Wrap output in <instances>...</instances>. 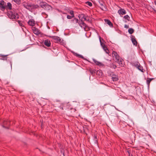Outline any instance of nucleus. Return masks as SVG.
<instances>
[{"instance_id": "2f4dec72", "label": "nucleus", "mask_w": 156, "mask_h": 156, "mask_svg": "<svg viewBox=\"0 0 156 156\" xmlns=\"http://www.w3.org/2000/svg\"><path fill=\"white\" fill-rule=\"evenodd\" d=\"M8 123L9 122H7L5 121H4L3 122V125L2 126L3 127H4L6 125H8Z\"/></svg>"}, {"instance_id": "4c0bfd02", "label": "nucleus", "mask_w": 156, "mask_h": 156, "mask_svg": "<svg viewBox=\"0 0 156 156\" xmlns=\"http://www.w3.org/2000/svg\"><path fill=\"white\" fill-rule=\"evenodd\" d=\"M84 20H86V19L85 18H84Z\"/></svg>"}, {"instance_id": "c756f323", "label": "nucleus", "mask_w": 156, "mask_h": 156, "mask_svg": "<svg viewBox=\"0 0 156 156\" xmlns=\"http://www.w3.org/2000/svg\"><path fill=\"white\" fill-rule=\"evenodd\" d=\"M69 13L70 15H71V16H72L73 17H74V12L73 11H71L69 12Z\"/></svg>"}, {"instance_id": "5701e85b", "label": "nucleus", "mask_w": 156, "mask_h": 156, "mask_svg": "<svg viewBox=\"0 0 156 156\" xmlns=\"http://www.w3.org/2000/svg\"><path fill=\"white\" fill-rule=\"evenodd\" d=\"M72 21L74 23H79V22H78V19L76 18H74L72 20Z\"/></svg>"}, {"instance_id": "6ab92c4d", "label": "nucleus", "mask_w": 156, "mask_h": 156, "mask_svg": "<svg viewBox=\"0 0 156 156\" xmlns=\"http://www.w3.org/2000/svg\"><path fill=\"white\" fill-rule=\"evenodd\" d=\"M47 4V3L45 2H41L40 3V5L41 7L44 9Z\"/></svg>"}, {"instance_id": "f3484780", "label": "nucleus", "mask_w": 156, "mask_h": 156, "mask_svg": "<svg viewBox=\"0 0 156 156\" xmlns=\"http://www.w3.org/2000/svg\"><path fill=\"white\" fill-rule=\"evenodd\" d=\"M105 21L110 27H112V26H113L112 24V23L109 20L105 19Z\"/></svg>"}, {"instance_id": "c9c22d12", "label": "nucleus", "mask_w": 156, "mask_h": 156, "mask_svg": "<svg viewBox=\"0 0 156 156\" xmlns=\"http://www.w3.org/2000/svg\"><path fill=\"white\" fill-rule=\"evenodd\" d=\"M79 56L80 57H81L82 58H83V56L81 55H79Z\"/></svg>"}, {"instance_id": "4be33fe9", "label": "nucleus", "mask_w": 156, "mask_h": 156, "mask_svg": "<svg viewBox=\"0 0 156 156\" xmlns=\"http://www.w3.org/2000/svg\"><path fill=\"white\" fill-rule=\"evenodd\" d=\"M128 31L129 34H132L134 32V30L133 28H130L129 29Z\"/></svg>"}, {"instance_id": "412c9836", "label": "nucleus", "mask_w": 156, "mask_h": 156, "mask_svg": "<svg viewBox=\"0 0 156 156\" xmlns=\"http://www.w3.org/2000/svg\"><path fill=\"white\" fill-rule=\"evenodd\" d=\"M131 40L133 44L136 45L137 44V42L135 39V38H132Z\"/></svg>"}, {"instance_id": "9d476101", "label": "nucleus", "mask_w": 156, "mask_h": 156, "mask_svg": "<svg viewBox=\"0 0 156 156\" xmlns=\"http://www.w3.org/2000/svg\"><path fill=\"white\" fill-rule=\"evenodd\" d=\"M32 30L33 33L36 35H38L40 33V32L39 30L36 27H33L32 28Z\"/></svg>"}, {"instance_id": "393cba45", "label": "nucleus", "mask_w": 156, "mask_h": 156, "mask_svg": "<svg viewBox=\"0 0 156 156\" xmlns=\"http://www.w3.org/2000/svg\"><path fill=\"white\" fill-rule=\"evenodd\" d=\"M7 8L9 9H11L12 8V5L10 3H7Z\"/></svg>"}, {"instance_id": "2eb2a0df", "label": "nucleus", "mask_w": 156, "mask_h": 156, "mask_svg": "<svg viewBox=\"0 0 156 156\" xmlns=\"http://www.w3.org/2000/svg\"><path fill=\"white\" fill-rule=\"evenodd\" d=\"M51 9L52 7L51 6L47 4L44 9L47 11H48Z\"/></svg>"}, {"instance_id": "bb28decb", "label": "nucleus", "mask_w": 156, "mask_h": 156, "mask_svg": "<svg viewBox=\"0 0 156 156\" xmlns=\"http://www.w3.org/2000/svg\"><path fill=\"white\" fill-rule=\"evenodd\" d=\"M86 4L90 6H91L92 5V3L89 2H87Z\"/></svg>"}, {"instance_id": "9b49d317", "label": "nucleus", "mask_w": 156, "mask_h": 156, "mask_svg": "<svg viewBox=\"0 0 156 156\" xmlns=\"http://www.w3.org/2000/svg\"><path fill=\"white\" fill-rule=\"evenodd\" d=\"M118 12L120 15H123L126 13V11L123 9H120L118 11Z\"/></svg>"}, {"instance_id": "a878e982", "label": "nucleus", "mask_w": 156, "mask_h": 156, "mask_svg": "<svg viewBox=\"0 0 156 156\" xmlns=\"http://www.w3.org/2000/svg\"><path fill=\"white\" fill-rule=\"evenodd\" d=\"M16 3L19 4L21 3V0H12Z\"/></svg>"}, {"instance_id": "0eeeda50", "label": "nucleus", "mask_w": 156, "mask_h": 156, "mask_svg": "<svg viewBox=\"0 0 156 156\" xmlns=\"http://www.w3.org/2000/svg\"><path fill=\"white\" fill-rule=\"evenodd\" d=\"M52 39L55 40V41L58 43L61 42V39L60 37L57 36H53L52 37Z\"/></svg>"}, {"instance_id": "7ed1b4c3", "label": "nucleus", "mask_w": 156, "mask_h": 156, "mask_svg": "<svg viewBox=\"0 0 156 156\" xmlns=\"http://www.w3.org/2000/svg\"><path fill=\"white\" fill-rule=\"evenodd\" d=\"M7 15L9 18L12 19H17L19 18V16L18 14L13 13L11 11L8 12Z\"/></svg>"}, {"instance_id": "ddd939ff", "label": "nucleus", "mask_w": 156, "mask_h": 156, "mask_svg": "<svg viewBox=\"0 0 156 156\" xmlns=\"http://www.w3.org/2000/svg\"><path fill=\"white\" fill-rule=\"evenodd\" d=\"M44 44L47 47H50L51 45V42L48 40H46L44 42Z\"/></svg>"}, {"instance_id": "1a4fd4ad", "label": "nucleus", "mask_w": 156, "mask_h": 156, "mask_svg": "<svg viewBox=\"0 0 156 156\" xmlns=\"http://www.w3.org/2000/svg\"><path fill=\"white\" fill-rule=\"evenodd\" d=\"M5 2L3 1H0V9L3 10L5 8Z\"/></svg>"}, {"instance_id": "b1692460", "label": "nucleus", "mask_w": 156, "mask_h": 156, "mask_svg": "<svg viewBox=\"0 0 156 156\" xmlns=\"http://www.w3.org/2000/svg\"><path fill=\"white\" fill-rule=\"evenodd\" d=\"M97 74L99 76H101L102 75V73L101 70H98L97 71Z\"/></svg>"}, {"instance_id": "c85d7f7f", "label": "nucleus", "mask_w": 156, "mask_h": 156, "mask_svg": "<svg viewBox=\"0 0 156 156\" xmlns=\"http://www.w3.org/2000/svg\"><path fill=\"white\" fill-rule=\"evenodd\" d=\"M124 18L127 19L128 20H129L130 17L128 15H126L124 16Z\"/></svg>"}, {"instance_id": "dca6fc26", "label": "nucleus", "mask_w": 156, "mask_h": 156, "mask_svg": "<svg viewBox=\"0 0 156 156\" xmlns=\"http://www.w3.org/2000/svg\"><path fill=\"white\" fill-rule=\"evenodd\" d=\"M154 79V78H147L146 82L148 87H149L150 86V82Z\"/></svg>"}, {"instance_id": "20e7f679", "label": "nucleus", "mask_w": 156, "mask_h": 156, "mask_svg": "<svg viewBox=\"0 0 156 156\" xmlns=\"http://www.w3.org/2000/svg\"><path fill=\"white\" fill-rule=\"evenodd\" d=\"M100 4V7L103 10H105L106 8L105 6V4L103 0H97Z\"/></svg>"}, {"instance_id": "f8f14e48", "label": "nucleus", "mask_w": 156, "mask_h": 156, "mask_svg": "<svg viewBox=\"0 0 156 156\" xmlns=\"http://www.w3.org/2000/svg\"><path fill=\"white\" fill-rule=\"evenodd\" d=\"M93 60L94 62L96 64L100 66H103L104 65L101 62L97 61L96 59H93Z\"/></svg>"}, {"instance_id": "f03ea898", "label": "nucleus", "mask_w": 156, "mask_h": 156, "mask_svg": "<svg viewBox=\"0 0 156 156\" xmlns=\"http://www.w3.org/2000/svg\"><path fill=\"white\" fill-rule=\"evenodd\" d=\"M22 5L25 8L29 10L37 8L38 7V5H31L25 2H24L22 3Z\"/></svg>"}, {"instance_id": "aec40b11", "label": "nucleus", "mask_w": 156, "mask_h": 156, "mask_svg": "<svg viewBox=\"0 0 156 156\" xmlns=\"http://www.w3.org/2000/svg\"><path fill=\"white\" fill-rule=\"evenodd\" d=\"M136 67L140 71L143 73L145 71V70L143 69V67L140 65H137V66H136Z\"/></svg>"}, {"instance_id": "6e6552de", "label": "nucleus", "mask_w": 156, "mask_h": 156, "mask_svg": "<svg viewBox=\"0 0 156 156\" xmlns=\"http://www.w3.org/2000/svg\"><path fill=\"white\" fill-rule=\"evenodd\" d=\"M28 24L31 26H34L35 24V22L34 20L30 19L28 22Z\"/></svg>"}, {"instance_id": "72a5a7b5", "label": "nucleus", "mask_w": 156, "mask_h": 156, "mask_svg": "<svg viewBox=\"0 0 156 156\" xmlns=\"http://www.w3.org/2000/svg\"><path fill=\"white\" fill-rule=\"evenodd\" d=\"M124 27L126 28H128L129 27V26L128 25L125 24L124 26Z\"/></svg>"}, {"instance_id": "473e14b6", "label": "nucleus", "mask_w": 156, "mask_h": 156, "mask_svg": "<svg viewBox=\"0 0 156 156\" xmlns=\"http://www.w3.org/2000/svg\"><path fill=\"white\" fill-rule=\"evenodd\" d=\"M73 17H73L71 16L67 15V18L68 19H71Z\"/></svg>"}, {"instance_id": "f257e3e1", "label": "nucleus", "mask_w": 156, "mask_h": 156, "mask_svg": "<svg viewBox=\"0 0 156 156\" xmlns=\"http://www.w3.org/2000/svg\"><path fill=\"white\" fill-rule=\"evenodd\" d=\"M113 57L115 58L116 61L119 63V66H123V60L118 55L116 52L113 51L112 53Z\"/></svg>"}, {"instance_id": "f704fd0d", "label": "nucleus", "mask_w": 156, "mask_h": 156, "mask_svg": "<svg viewBox=\"0 0 156 156\" xmlns=\"http://www.w3.org/2000/svg\"><path fill=\"white\" fill-rule=\"evenodd\" d=\"M112 67L114 69L116 68V66L114 65H113L112 66Z\"/></svg>"}, {"instance_id": "423d86ee", "label": "nucleus", "mask_w": 156, "mask_h": 156, "mask_svg": "<svg viewBox=\"0 0 156 156\" xmlns=\"http://www.w3.org/2000/svg\"><path fill=\"white\" fill-rule=\"evenodd\" d=\"M79 24L82 28H83L85 30H86L87 26L85 23L83 21H81V22H79Z\"/></svg>"}, {"instance_id": "cd10ccee", "label": "nucleus", "mask_w": 156, "mask_h": 156, "mask_svg": "<svg viewBox=\"0 0 156 156\" xmlns=\"http://www.w3.org/2000/svg\"><path fill=\"white\" fill-rule=\"evenodd\" d=\"M94 140L95 141V143H97V136L96 135H94Z\"/></svg>"}, {"instance_id": "39448f33", "label": "nucleus", "mask_w": 156, "mask_h": 156, "mask_svg": "<svg viewBox=\"0 0 156 156\" xmlns=\"http://www.w3.org/2000/svg\"><path fill=\"white\" fill-rule=\"evenodd\" d=\"M100 42L104 50L105 51L106 53L108 54L109 53V50L108 49L107 47L105 46V45L103 43H102L100 39Z\"/></svg>"}, {"instance_id": "7c9ffc66", "label": "nucleus", "mask_w": 156, "mask_h": 156, "mask_svg": "<svg viewBox=\"0 0 156 156\" xmlns=\"http://www.w3.org/2000/svg\"><path fill=\"white\" fill-rule=\"evenodd\" d=\"M18 23H19V25L21 27H23V25L22 23V22L20 21H18Z\"/></svg>"}, {"instance_id": "4468645a", "label": "nucleus", "mask_w": 156, "mask_h": 156, "mask_svg": "<svg viewBox=\"0 0 156 156\" xmlns=\"http://www.w3.org/2000/svg\"><path fill=\"white\" fill-rule=\"evenodd\" d=\"M112 79L114 81H117L118 80V77L116 75H113L112 77Z\"/></svg>"}, {"instance_id": "e433bc0d", "label": "nucleus", "mask_w": 156, "mask_h": 156, "mask_svg": "<svg viewBox=\"0 0 156 156\" xmlns=\"http://www.w3.org/2000/svg\"><path fill=\"white\" fill-rule=\"evenodd\" d=\"M154 4H155V5H156V1H154Z\"/></svg>"}, {"instance_id": "a211bd4d", "label": "nucleus", "mask_w": 156, "mask_h": 156, "mask_svg": "<svg viewBox=\"0 0 156 156\" xmlns=\"http://www.w3.org/2000/svg\"><path fill=\"white\" fill-rule=\"evenodd\" d=\"M7 55H0V57H2V58H0V60H6L7 59Z\"/></svg>"}]
</instances>
